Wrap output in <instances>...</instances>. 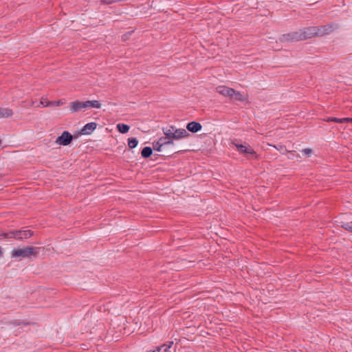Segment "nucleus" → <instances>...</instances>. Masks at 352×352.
<instances>
[{
  "label": "nucleus",
  "mask_w": 352,
  "mask_h": 352,
  "mask_svg": "<svg viewBox=\"0 0 352 352\" xmlns=\"http://www.w3.org/2000/svg\"><path fill=\"white\" fill-rule=\"evenodd\" d=\"M162 146H160L159 145H157V146H156V142H154V143H153V149H154V150H155V151H161V148H162Z\"/></svg>",
  "instance_id": "nucleus-25"
},
{
  "label": "nucleus",
  "mask_w": 352,
  "mask_h": 352,
  "mask_svg": "<svg viewBox=\"0 0 352 352\" xmlns=\"http://www.w3.org/2000/svg\"><path fill=\"white\" fill-rule=\"evenodd\" d=\"M331 28L327 26L309 27L298 32L283 35L282 40L285 41H298L305 40L316 36H322L328 34Z\"/></svg>",
  "instance_id": "nucleus-1"
},
{
  "label": "nucleus",
  "mask_w": 352,
  "mask_h": 352,
  "mask_svg": "<svg viewBox=\"0 0 352 352\" xmlns=\"http://www.w3.org/2000/svg\"><path fill=\"white\" fill-rule=\"evenodd\" d=\"M173 342L170 341L161 346H157L155 350H148L146 352H169L173 348Z\"/></svg>",
  "instance_id": "nucleus-9"
},
{
  "label": "nucleus",
  "mask_w": 352,
  "mask_h": 352,
  "mask_svg": "<svg viewBox=\"0 0 352 352\" xmlns=\"http://www.w3.org/2000/svg\"><path fill=\"white\" fill-rule=\"evenodd\" d=\"M13 115V111L10 108H0V118H9Z\"/></svg>",
  "instance_id": "nucleus-14"
},
{
  "label": "nucleus",
  "mask_w": 352,
  "mask_h": 352,
  "mask_svg": "<svg viewBox=\"0 0 352 352\" xmlns=\"http://www.w3.org/2000/svg\"><path fill=\"white\" fill-rule=\"evenodd\" d=\"M164 135H167L168 139L172 140H179L182 138H186L189 133L184 129H177L175 126H168L162 129Z\"/></svg>",
  "instance_id": "nucleus-3"
},
{
  "label": "nucleus",
  "mask_w": 352,
  "mask_h": 352,
  "mask_svg": "<svg viewBox=\"0 0 352 352\" xmlns=\"http://www.w3.org/2000/svg\"><path fill=\"white\" fill-rule=\"evenodd\" d=\"M69 109L72 113L85 111L87 109V101L74 100L69 103Z\"/></svg>",
  "instance_id": "nucleus-5"
},
{
  "label": "nucleus",
  "mask_w": 352,
  "mask_h": 352,
  "mask_svg": "<svg viewBox=\"0 0 352 352\" xmlns=\"http://www.w3.org/2000/svg\"><path fill=\"white\" fill-rule=\"evenodd\" d=\"M274 147L278 150H283L284 148V146L282 145L274 146Z\"/></svg>",
  "instance_id": "nucleus-26"
},
{
  "label": "nucleus",
  "mask_w": 352,
  "mask_h": 352,
  "mask_svg": "<svg viewBox=\"0 0 352 352\" xmlns=\"http://www.w3.org/2000/svg\"><path fill=\"white\" fill-rule=\"evenodd\" d=\"M152 153H153L152 148L149 146H146L142 149V151L141 152V155L144 158H148L152 155Z\"/></svg>",
  "instance_id": "nucleus-17"
},
{
  "label": "nucleus",
  "mask_w": 352,
  "mask_h": 352,
  "mask_svg": "<svg viewBox=\"0 0 352 352\" xmlns=\"http://www.w3.org/2000/svg\"><path fill=\"white\" fill-rule=\"evenodd\" d=\"M73 136L68 131H63L61 135L58 136L56 140V143L58 145L67 146L72 141Z\"/></svg>",
  "instance_id": "nucleus-6"
},
{
  "label": "nucleus",
  "mask_w": 352,
  "mask_h": 352,
  "mask_svg": "<svg viewBox=\"0 0 352 352\" xmlns=\"http://www.w3.org/2000/svg\"><path fill=\"white\" fill-rule=\"evenodd\" d=\"M11 234H12V239L22 241L30 238L34 232L30 230H16L11 231Z\"/></svg>",
  "instance_id": "nucleus-4"
},
{
  "label": "nucleus",
  "mask_w": 352,
  "mask_h": 352,
  "mask_svg": "<svg viewBox=\"0 0 352 352\" xmlns=\"http://www.w3.org/2000/svg\"><path fill=\"white\" fill-rule=\"evenodd\" d=\"M302 152L305 154V155H309L311 153V149L310 148H305L302 151Z\"/></svg>",
  "instance_id": "nucleus-24"
},
{
  "label": "nucleus",
  "mask_w": 352,
  "mask_h": 352,
  "mask_svg": "<svg viewBox=\"0 0 352 352\" xmlns=\"http://www.w3.org/2000/svg\"><path fill=\"white\" fill-rule=\"evenodd\" d=\"M2 255H3V252H2L1 248H0V257H1Z\"/></svg>",
  "instance_id": "nucleus-28"
},
{
  "label": "nucleus",
  "mask_w": 352,
  "mask_h": 352,
  "mask_svg": "<svg viewBox=\"0 0 352 352\" xmlns=\"http://www.w3.org/2000/svg\"><path fill=\"white\" fill-rule=\"evenodd\" d=\"M41 104H42V105H43V106H48V105H50V104H49V102H47L46 104H44V102L41 101Z\"/></svg>",
  "instance_id": "nucleus-27"
},
{
  "label": "nucleus",
  "mask_w": 352,
  "mask_h": 352,
  "mask_svg": "<svg viewBox=\"0 0 352 352\" xmlns=\"http://www.w3.org/2000/svg\"><path fill=\"white\" fill-rule=\"evenodd\" d=\"M42 248L25 246L23 248H14L11 252V257L15 258H36Z\"/></svg>",
  "instance_id": "nucleus-2"
},
{
  "label": "nucleus",
  "mask_w": 352,
  "mask_h": 352,
  "mask_svg": "<svg viewBox=\"0 0 352 352\" xmlns=\"http://www.w3.org/2000/svg\"><path fill=\"white\" fill-rule=\"evenodd\" d=\"M342 227L348 231L352 232V221L342 225Z\"/></svg>",
  "instance_id": "nucleus-21"
},
{
  "label": "nucleus",
  "mask_w": 352,
  "mask_h": 352,
  "mask_svg": "<svg viewBox=\"0 0 352 352\" xmlns=\"http://www.w3.org/2000/svg\"><path fill=\"white\" fill-rule=\"evenodd\" d=\"M341 120H342V123H344V122H352V118H341Z\"/></svg>",
  "instance_id": "nucleus-23"
},
{
  "label": "nucleus",
  "mask_w": 352,
  "mask_h": 352,
  "mask_svg": "<svg viewBox=\"0 0 352 352\" xmlns=\"http://www.w3.org/2000/svg\"><path fill=\"white\" fill-rule=\"evenodd\" d=\"M87 108L100 109L101 103L98 100H87Z\"/></svg>",
  "instance_id": "nucleus-15"
},
{
  "label": "nucleus",
  "mask_w": 352,
  "mask_h": 352,
  "mask_svg": "<svg viewBox=\"0 0 352 352\" xmlns=\"http://www.w3.org/2000/svg\"><path fill=\"white\" fill-rule=\"evenodd\" d=\"M12 239V234H11V231L9 232H0V239Z\"/></svg>",
  "instance_id": "nucleus-19"
},
{
  "label": "nucleus",
  "mask_w": 352,
  "mask_h": 352,
  "mask_svg": "<svg viewBox=\"0 0 352 352\" xmlns=\"http://www.w3.org/2000/svg\"><path fill=\"white\" fill-rule=\"evenodd\" d=\"M49 104L56 105V106H60V105L63 104V102H61L60 100L55 101V102H49Z\"/></svg>",
  "instance_id": "nucleus-22"
},
{
  "label": "nucleus",
  "mask_w": 352,
  "mask_h": 352,
  "mask_svg": "<svg viewBox=\"0 0 352 352\" xmlns=\"http://www.w3.org/2000/svg\"><path fill=\"white\" fill-rule=\"evenodd\" d=\"M325 121L327 122H334L337 123H342L341 118H338L336 117H329L327 119H325Z\"/></svg>",
  "instance_id": "nucleus-20"
},
{
  "label": "nucleus",
  "mask_w": 352,
  "mask_h": 352,
  "mask_svg": "<svg viewBox=\"0 0 352 352\" xmlns=\"http://www.w3.org/2000/svg\"><path fill=\"white\" fill-rule=\"evenodd\" d=\"M230 99L236 100V101L243 102L245 100L246 98L239 91H237L233 89V92L232 93Z\"/></svg>",
  "instance_id": "nucleus-13"
},
{
  "label": "nucleus",
  "mask_w": 352,
  "mask_h": 352,
  "mask_svg": "<svg viewBox=\"0 0 352 352\" xmlns=\"http://www.w3.org/2000/svg\"><path fill=\"white\" fill-rule=\"evenodd\" d=\"M216 91L219 94L230 98L233 89L224 85H220L216 87Z\"/></svg>",
  "instance_id": "nucleus-8"
},
{
  "label": "nucleus",
  "mask_w": 352,
  "mask_h": 352,
  "mask_svg": "<svg viewBox=\"0 0 352 352\" xmlns=\"http://www.w3.org/2000/svg\"><path fill=\"white\" fill-rule=\"evenodd\" d=\"M118 131L121 133H126L129 131L130 127L129 125L123 123H119L116 126Z\"/></svg>",
  "instance_id": "nucleus-16"
},
{
  "label": "nucleus",
  "mask_w": 352,
  "mask_h": 352,
  "mask_svg": "<svg viewBox=\"0 0 352 352\" xmlns=\"http://www.w3.org/2000/svg\"><path fill=\"white\" fill-rule=\"evenodd\" d=\"M201 128V124L197 122H190L188 123L186 126L187 130L192 133H197L199 131Z\"/></svg>",
  "instance_id": "nucleus-11"
},
{
  "label": "nucleus",
  "mask_w": 352,
  "mask_h": 352,
  "mask_svg": "<svg viewBox=\"0 0 352 352\" xmlns=\"http://www.w3.org/2000/svg\"><path fill=\"white\" fill-rule=\"evenodd\" d=\"M138 140L136 138H131L128 139V146L130 148H133L137 146Z\"/></svg>",
  "instance_id": "nucleus-18"
},
{
  "label": "nucleus",
  "mask_w": 352,
  "mask_h": 352,
  "mask_svg": "<svg viewBox=\"0 0 352 352\" xmlns=\"http://www.w3.org/2000/svg\"><path fill=\"white\" fill-rule=\"evenodd\" d=\"M173 142L168 139L167 135H164V137H161L156 142V146L159 145L160 146H163L168 144H173Z\"/></svg>",
  "instance_id": "nucleus-12"
},
{
  "label": "nucleus",
  "mask_w": 352,
  "mask_h": 352,
  "mask_svg": "<svg viewBox=\"0 0 352 352\" xmlns=\"http://www.w3.org/2000/svg\"><path fill=\"white\" fill-rule=\"evenodd\" d=\"M237 151L241 153L256 155V152L248 145H243L238 143H233Z\"/></svg>",
  "instance_id": "nucleus-7"
},
{
  "label": "nucleus",
  "mask_w": 352,
  "mask_h": 352,
  "mask_svg": "<svg viewBox=\"0 0 352 352\" xmlns=\"http://www.w3.org/2000/svg\"><path fill=\"white\" fill-rule=\"evenodd\" d=\"M97 127L96 122H89L86 124L81 129V133L84 135L91 134Z\"/></svg>",
  "instance_id": "nucleus-10"
}]
</instances>
